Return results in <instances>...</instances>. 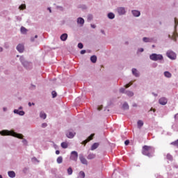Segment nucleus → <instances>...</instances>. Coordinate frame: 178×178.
<instances>
[{
    "label": "nucleus",
    "instance_id": "29",
    "mask_svg": "<svg viewBox=\"0 0 178 178\" xmlns=\"http://www.w3.org/2000/svg\"><path fill=\"white\" fill-rule=\"evenodd\" d=\"M138 124V129H141V127H143V126H144V122H143V120H139L137 122Z\"/></svg>",
    "mask_w": 178,
    "mask_h": 178
},
{
    "label": "nucleus",
    "instance_id": "9",
    "mask_svg": "<svg viewBox=\"0 0 178 178\" xmlns=\"http://www.w3.org/2000/svg\"><path fill=\"white\" fill-rule=\"evenodd\" d=\"M79 159V153L76 151H72L70 154V159L71 161H74V162H77V159Z\"/></svg>",
    "mask_w": 178,
    "mask_h": 178
},
{
    "label": "nucleus",
    "instance_id": "45",
    "mask_svg": "<svg viewBox=\"0 0 178 178\" xmlns=\"http://www.w3.org/2000/svg\"><path fill=\"white\" fill-rule=\"evenodd\" d=\"M141 52H144V48H139L138 49V51L137 53H141Z\"/></svg>",
    "mask_w": 178,
    "mask_h": 178
},
{
    "label": "nucleus",
    "instance_id": "33",
    "mask_svg": "<svg viewBox=\"0 0 178 178\" xmlns=\"http://www.w3.org/2000/svg\"><path fill=\"white\" fill-rule=\"evenodd\" d=\"M90 60L92 63H97V56H92L90 57Z\"/></svg>",
    "mask_w": 178,
    "mask_h": 178
},
{
    "label": "nucleus",
    "instance_id": "54",
    "mask_svg": "<svg viewBox=\"0 0 178 178\" xmlns=\"http://www.w3.org/2000/svg\"><path fill=\"white\" fill-rule=\"evenodd\" d=\"M152 95H154V97H158V94H156L155 92H152Z\"/></svg>",
    "mask_w": 178,
    "mask_h": 178
},
{
    "label": "nucleus",
    "instance_id": "14",
    "mask_svg": "<svg viewBox=\"0 0 178 178\" xmlns=\"http://www.w3.org/2000/svg\"><path fill=\"white\" fill-rule=\"evenodd\" d=\"M17 51L19 52L20 54L24 52V45L22 44H19L16 47Z\"/></svg>",
    "mask_w": 178,
    "mask_h": 178
},
{
    "label": "nucleus",
    "instance_id": "57",
    "mask_svg": "<svg viewBox=\"0 0 178 178\" xmlns=\"http://www.w3.org/2000/svg\"><path fill=\"white\" fill-rule=\"evenodd\" d=\"M178 118V113L175 115V119H177Z\"/></svg>",
    "mask_w": 178,
    "mask_h": 178
},
{
    "label": "nucleus",
    "instance_id": "26",
    "mask_svg": "<svg viewBox=\"0 0 178 178\" xmlns=\"http://www.w3.org/2000/svg\"><path fill=\"white\" fill-rule=\"evenodd\" d=\"M61 41H66L67 40V33H63L60 35Z\"/></svg>",
    "mask_w": 178,
    "mask_h": 178
},
{
    "label": "nucleus",
    "instance_id": "28",
    "mask_svg": "<svg viewBox=\"0 0 178 178\" xmlns=\"http://www.w3.org/2000/svg\"><path fill=\"white\" fill-rule=\"evenodd\" d=\"M20 31L22 34H27V31H29V30H27V29H26V27L22 26L20 28Z\"/></svg>",
    "mask_w": 178,
    "mask_h": 178
},
{
    "label": "nucleus",
    "instance_id": "25",
    "mask_svg": "<svg viewBox=\"0 0 178 178\" xmlns=\"http://www.w3.org/2000/svg\"><path fill=\"white\" fill-rule=\"evenodd\" d=\"M122 109L124 111H129V104L127 102H124L122 104Z\"/></svg>",
    "mask_w": 178,
    "mask_h": 178
},
{
    "label": "nucleus",
    "instance_id": "51",
    "mask_svg": "<svg viewBox=\"0 0 178 178\" xmlns=\"http://www.w3.org/2000/svg\"><path fill=\"white\" fill-rule=\"evenodd\" d=\"M124 144H125V145H127L128 144H130V141L126 140V141L124 142Z\"/></svg>",
    "mask_w": 178,
    "mask_h": 178
},
{
    "label": "nucleus",
    "instance_id": "7",
    "mask_svg": "<svg viewBox=\"0 0 178 178\" xmlns=\"http://www.w3.org/2000/svg\"><path fill=\"white\" fill-rule=\"evenodd\" d=\"M149 60L154 62H157V60H163V56L162 54H152L149 56Z\"/></svg>",
    "mask_w": 178,
    "mask_h": 178
},
{
    "label": "nucleus",
    "instance_id": "60",
    "mask_svg": "<svg viewBox=\"0 0 178 178\" xmlns=\"http://www.w3.org/2000/svg\"><path fill=\"white\" fill-rule=\"evenodd\" d=\"M133 106H134V107H137V104H133Z\"/></svg>",
    "mask_w": 178,
    "mask_h": 178
},
{
    "label": "nucleus",
    "instance_id": "2",
    "mask_svg": "<svg viewBox=\"0 0 178 178\" xmlns=\"http://www.w3.org/2000/svg\"><path fill=\"white\" fill-rule=\"evenodd\" d=\"M154 152H155V149H154V147L147 145L143 146L142 151V154L143 155H145L146 156H149V158H151Z\"/></svg>",
    "mask_w": 178,
    "mask_h": 178
},
{
    "label": "nucleus",
    "instance_id": "22",
    "mask_svg": "<svg viewBox=\"0 0 178 178\" xmlns=\"http://www.w3.org/2000/svg\"><path fill=\"white\" fill-rule=\"evenodd\" d=\"M108 19H110V20H113L115 19V13H108L107 14Z\"/></svg>",
    "mask_w": 178,
    "mask_h": 178
},
{
    "label": "nucleus",
    "instance_id": "31",
    "mask_svg": "<svg viewBox=\"0 0 178 178\" xmlns=\"http://www.w3.org/2000/svg\"><path fill=\"white\" fill-rule=\"evenodd\" d=\"M67 173L69 176H72V175H73V169L72 168V167H69L67 169Z\"/></svg>",
    "mask_w": 178,
    "mask_h": 178
},
{
    "label": "nucleus",
    "instance_id": "53",
    "mask_svg": "<svg viewBox=\"0 0 178 178\" xmlns=\"http://www.w3.org/2000/svg\"><path fill=\"white\" fill-rule=\"evenodd\" d=\"M56 155H59L60 154V152L59 150L56 151Z\"/></svg>",
    "mask_w": 178,
    "mask_h": 178
},
{
    "label": "nucleus",
    "instance_id": "34",
    "mask_svg": "<svg viewBox=\"0 0 178 178\" xmlns=\"http://www.w3.org/2000/svg\"><path fill=\"white\" fill-rule=\"evenodd\" d=\"M37 38H38V35H35V36H31L30 38L31 42H35V40H37Z\"/></svg>",
    "mask_w": 178,
    "mask_h": 178
},
{
    "label": "nucleus",
    "instance_id": "50",
    "mask_svg": "<svg viewBox=\"0 0 178 178\" xmlns=\"http://www.w3.org/2000/svg\"><path fill=\"white\" fill-rule=\"evenodd\" d=\"M84 54H86V50H81V54L84 55Z\"/></svg>",
    "mask_w": 178,
    "mask_h": 178
},
{
    "label": "nucleus",
    "instance_id": "18",
    "mask_svg": "<svg viewBox=\"0 0 178 178\" xmlns=\"http://www.w3.org/2000/svg\"><path fill=\"white\" fill-rule=\"evenodd\" d=\"M131 72L133 76H134L135 77H140V72L137 69L132 68Z\"/></svg>",
    "mask_w": 178,
    "mask_h": 178
},
{
    "label": "nucleus",
    "instance_id": "23",
    "mask_svg": "<svg viewBox=\"0 0 178 178\" xmlns=\"http://www.w3.org/2000/svg\"><path fill=\"white\" fill-rule=\"evenodd\" d=\"M92 137H94V134H91L90 136H89L86 140L83 142V144L86 145L89 141H91L92 140Z\"/></svg>",
    "mask_w": 178,
    "mask_h": 178
},
{
    "label": "nucleus",
    "instance_id": "39",
    "mask_svg": "<svg viewBox=\"0 0 178 178\" xmlns=\"http://www.w3.org/2000/svg\"><path fill=\"white\" fill-rule=\"evenodd\" d=\"M167 159H169V161H172L173 157L172 156V155L168 154H167Z\"/></svg>",
    "mask_w": 178,
    "mask_h": 178
},
{
    "label": "nucleus",
    "instance_id": "15",
    "mask_svg": "<svg viewBox=\"0 0 178 178\" xmlns=\"http://www.w3.org/2000/svg\"><path fill=\"white\" fill-rule=\"evenodd\" d=\"M143 42H154V38H148V37H143L142 38Z\"/></svg>",
    "mask_w": 178,
    "mask_h": 178
},
{
    "label": "nucleus",
    "instance_id": "24",
    "mask_svg": "<svg viewBox=\"0 0 178 178\" xmlns=\"http://www.w3.org/2000/svg\"><path fill=\"white\" fill-rule=\"evenodd\" d=\"M86 177V173L83 171H80L78 173L77 178H85Z\"/></svg>",
    "mask_w": 178,
    "mask_h": 178
},
{
    "label": "nucleus",
    "instance_id": "61",
    "mask_svg": "<svg viewBox=\"0 0 178 178\" xmlns=\"http://www.w3.org/2000/svg\"><path fill=\"white\" fill-rule=\"evenodd\" d=\"M98 111H101L102 108L101 107H98Z\"/></svg>",
    "mask_w": 178,
    "mask_h": 178
},
{
    "label": "nucleus",
    "instance_id": "37",
    "mask_svg": "<svg viewBox=\"0 0 178 178\" xmlns=\"http://www.w3.org/2000/svg\"><path fill=\"white\" fill-rule=\"evenodd\" d=\"M32 162H33V163H40V161L35 157L32 158Z\"/></svg>",
    "mask_w": 178,
    "mask_h": 178
},
{
    "label": "nucleus",
    "instance_id": "16",
    "mask_svg": "<svg viewBox=\"0 0 178 178\" xmlns=\"http://www.w3.org/2000/svg\"><path fill=\"white\" fill-rule=\"evenodd\" d=\"M76 23L80 27H83L84 26V19L83 17H78L76 19Z\"/></svg>",
    "mask_w": 178,
    "mask_h": 178
},
{
    "label": "nucleus",
    "instance_id": "8",
    "mask_svg": "<svg viewBox=\"0 0 178 178\" xmlns=\"http://www.w3.org/2000/svg\"><path fill=\"white\" fill-rule=\"evenodd\" d=\"M166 56H168V58H169V59H171V60H176V58H177L176 53H175L172 50H168L166 52Z\"/></svg>",
    "mask_w": 178,
    "mask_h": 178
},
{
    "label": "nucleus",
    "instance_id": "1",
    "mask_svg": "<svg viewBox=\"0 0 178 178\" xmlns=\"http://www.w3.org/2000/svg\"><path fill=\"white\" fill-rule=\"evenodd\" d=\"M1 136H11L12 137H15V138H19V140H22V143L23 145H28L29 141L26 138H24V136L22 134H17V132H15L13 130H8L4 129L0 131Z\"/></svg>",
    "mask_w": 178,
    "mask_h": 178
},
{
    "label": "nucleus",
    "instance_id": "56",
    "mask_svg": "<svg viewBox=\"0 0 178 178\" xmlns=\"http://www.w3.org/2000/svg\"><path fill=\"white\" fill-rule=\"evenodd\" d=\"M0 52H3V48L0 47Z\"/></svg>",
    "mask_w": 178,
    "mask_h": 178
},
{
    "label": "nucleus",
    "instance_id": "59",
    "mask_svg": "<svg viewBox=\"0 0 178 178\" xmlns=\"http://www.w3.org/2000/svg\"><path fill=\"white\" fill-rule=\"evenodd\" d=\"M27 170V168H24L23 172H26Z\"/></svg>",
    "mask_w": 178,
    "mask_h": 178
},
{
    "label": "nucleus",
    "instance_id": "19",
    "mask_svg": "<svg viewBox=\"0 0 178 178\" xmlns=\"http://www.w3.org/2000/svg\"><path fill=\"white\" fill-rule=\"evenodd\" d=\"M39 116H40V119H43L44 120H45V119H47V113H45V112H44L42 111L40 112Z\"/></svg>",
    "mask_w": 178,
    "mask_h": 178
},
{
    "label": "nucleus",
    "instance_id": "4",
    "mask_svg": "<svg viewBox=\"0 0 178 178\" xmlns=\"http://www.w3.org/2000/svg\"><path fill=\"white\" fill-rule=\"evenodd\" d=\"M115 12L118 16H126L127 8L126 7L119 6L115 9Z\"/></svg>",
    "mask_w": 178,
    "mask_h": 178
},
{
    "label": "nucleus",
    "instance_id": "17",
    "mask_svg": "<svg viewBox=\"0 0 178 178\" xmlns=\"http://www.w3.org/2000/svg\"><path fill=\"white\" fill-rule=\"evenodd\" d=\"M160 105H166L168 104V99L166 97H161L159 100Z\"/></svg>",
    "mask_w": 178,
    "mask_h": 178
},
{
    "label": "nucleus",
    "instance_id": "38",
    "mask_svg": "<svg viewBox=\"0 0 178 178\" xmlns=\"http://www.w3.org/2000/svg\"><path fill=\"white\" fill-rule=\"evenodd\" d=\"M15 20L17 22H22V17H20V16H15Z\"/></svg>",
    "mask_w": 178,
    "mask_h": 178
},
{
    "label": "nucleus",
    "instance_id": "63",
    "mask_svg": "<svg viewBox=\"0 0 178 178\" xmlns=\"http://www.w3.org/2000/svg\"><path fill=\"white\" fill-rule=\"evenodd\" d=\"M6 48H9V47H8V46H6Z\"/></svg>",
    "mask_w": 178,
    "mask_h": 178
},
{
    "label": "nucleus",
    "instance_id": "40",
    "mask_svg": "<svg viewBox=\"0 0 178 178\" xmlns=\"http://www.w3.org/2000/svg\"><path fill=\"white\" fill-rule=\"evenodd\" d=\"M51 95H52L53 98H56V95H57L56 92L52 91Z\"/></svg>",
    "mask_w": 178,
    "mask_h": 178
},
{
    "label": "nucleus",
    "instance_id": "44",
    "mask_svg": "<svg viewBox=\"0 0 178 178\" xmlns=\"http://www.w3.org/2000/svg\"><path fill=\"white\" fill-rule=\"evenodd\" d=\"M47 126H48V124L46 122H44L41 124V127H42V129H45Z\"/></svg>",
    "mask_w": 178,
    "mask_h": 178
},
{
    "label": "nucleus",
    "instance_id": "58",
    "mask_svg": "<svg viewBox=\"0 0 178 178\" xmlns=\"http://www.w3.org/2000/svg\"><path fill=\"white\" fill-rule=\"evenodd\" d=\"M101 33H102V34H105V31L102 30V31H101Z\"/></svg>",
    "mask_w": 178,
    "mask_h": 178
},
{
    "label": "nucleus",
    "instance_id": "41",
    "mask_svg": "<svg viewBox=\"0 0 178 178\" xmlns=\"http://www.w3.org/2000/svg\"><path fill=\"white\" fill-rule=\"evenodd\" d=\"M130 86H133V82L126 84L124 86V87H125V88H129V87H130Z\"/></svg>",
    "mask_w": 178,
    "mask_h": 178
},
{
    "label": "nucleus",
    "instance_id": "11",
    "mask_svg": "<svg viewBox=\"0 0 178 178\" xmlns=\"http://www.w3.org/2000/svg\"><path fill=\"white\" fill-rule=\"evenodd\" d=\"M79 161L83 165H88V161H87V159L85 158L83 154L79 155Z\"/></svg>",
    "mask_w": 178,
    "mask_h": 178
},
{
    "label": "nucleus",
    "instance_id": "49",
    "mask_svg": "<svg viewBox=\"0 0 178 178\" xmlns=\"http://www.w3.org/2000/svg\"><path fill=\"white\" fill-rule=\"evenodd\" d=\"M47 10H49V13H52V10L51 9V7L47 8Z\"/></svg>",
    "mask_w": 178,
    "mask_h": 178
},
{
    "label": "nucleus",
    "instance_id": "10",
    "mask_svg": "<svg viewBox=\"0 0 178 178\" xmlns=\"http://www.w3.org/2000/svg\"><path fill=\"white\" fill-rule=\"evenodd\" d=\"M132 16L134 17H140L141 16V11L138 10H131Z\"/></svg>",
    "mask_w": 178,
    "mask_h": 178
},
{
    "label": "nucleus",
    "instance_id": "42",
    "mask_svg": "<svg viewBox=\"0 0 178 178\" xmlns=\"http://www.w3.org/2000/svg\"><path fill=\"white\" fill-rule=\"evenodd\" d=\"M83 43L78 44V48H79V49H83Z\"/></svg>",
    "mask_w": 178,
    "mask_h": 178
},
{
    "label": "nucleus",
    "instance_id": "32",
    "mask_svg": "<svg viewBox=\"0 0 178 178\" xmlns=\"http://www.w3.org/2000/svg\"><path fill=\"white\" fill-rule=\"evenodd\" d=\"M87 158L88 159H95V154L90 153Z\"/></svg>",
    "mask_w": 178,
    "mask_h": 178
},
{
    "label": "nucleus",
    "instance_id": "13",
    "mask_svg": "<svg viewBox=\"0 0 178 178\" xmlns=\"http://www.w3.org/2000/svg\"><path fill=\"white\" fill-rule=\"evenodd\" d=\"M74 136H76V132L73 131H67L66 132V137H67V138H73Z\"/></svg>",
    "mask_w": 178,
    "mask_h": 178
},
{
    "label": "nucleus",
    "instance_id": "6",
    "mask_svg": "<svg viewBox=\"0 0 178 178\" xmlns=\"http://www.w3.org/2000/svg\"><path fill=\"white\" fill-rule=\"evenodd\" d=\"M19 60L22 65H23V66L25 67L26 69H30V67L33 66V63H31V62L26 60V58H24V56H21L19 57Z\"/></svg>",
    "mask_w": 178,
    "mask_h": 178
},
{
    "label": "nucleus",
    "instance_id": "27",
    "mask_svg": "<svg viewBox=\"0 0 178 178\" xmlns=\"http://www.w3.org/2000/svg\"><path fill=\"white\" fill-rule=\"evenodd\" d=\"M99 146V144L98 143H94L91 147V151H95V149H97L98 147Z\"/></svg>",
    "mask_w": 178,
    "mask_h": 178
},
{
    "label": "nucleus",
    "instance_id": "48",
    "mask_svg": "<svg viewBox=\"0 0 178 178\" xmlns=\"http://www.w3.org/2000/svg\"><path fill=\"white\" fill-rule=\"evenodd\" d=\"M28 105H29V106H31L32 105L33 106L35 105V104L31 103V102H29Z\"/></svg>",
    "mask_w": 178,
    "mask_h": 178
},
{
    "label": "nucleus",
    "instance_id": "21",
    "mask_svg": "<svg viewBox=\"0 0 178 178\" xmlns=\"http://www.w3.org/2000/svg\"><path fill=\"white\" fill-rule=\"evenodd\" d=\"M8 175L9 177H10V178H15V177H16V173L15 172V171H8Z\"/></svg>",
    "mask_w": 178,
    "mask_h": 178
},
{
    "label": "nucleus",
    "instance_id": "20",
    "mask_svg": "<svg viewBox=\"0 0 178 178\" xmlns=\"http://www.w3.org/2000/svg\"><path fill=\"white\" fill-rule=\"evenodd\" d=\"M164 76L166 77V79H171L172 77V73L169 72V71H165L163 72Z\"/></svg>",
    "mask_w": 178,
    "mask_h": 178
},
{
    "label": "nucleus",
    "instance_id": "43",
    "mask_svg": "<svg viewBox=\"0 0 178 178\" xmlns=\"http://www.w3.org/2000/svg\"><path fill=\"white\" fill-rule=\"evenodd\" d=\"M172 145H176L178 146V140H175V142L171 143Z\"/></svg>",
    "mask_w": 178,
    "mask_h": 178
},
{
    "label": "nucleus",
    "instance_id": "47",
    "mask_svg": "<svg viewBox=\"0 0 178 178\" xmlns=\"http://www.w3.org/2000/svg\"><path fill=\"white\" fill-rule=\"evenodd\" d=\"M3 112H8V107H3Z\"/></svg>",
    "mask_w": 178,
    "mask_h": 178
},
{
    "label": "nucleus",
    "instance_id": "52",
    "mask_svg": "<svg viewBox=\"0 0 178 178\" xmlns=\"http://www.w3.org/2000/svg\"><path fill=\"white\" fill-rule=\"evenodd\" d=\"M17 110L23 111V106H21L18 107Z\"/></svg>",
    "mask_w": 178,
    "mask_h": 178
},
{
    "label": "nucleus",
    "instance_id": "55",
    "mask_svg": "<svg viewBox=\"0 0 178 178\" xmlns=\"http://www.w3.org/2000/svg\"><path fill=\"white\" fill-rule=\"evenodd\" d=\"M92 29H95L97 26L95 24H91Z\"/></svg>",
    "mask_w": 178,
    "mask_h": 178
},
{
    "label": "nucleus",
    "instance_id": "36",
    "mask_svg": "<svg viewBox=\"0 0 178 178\" xmlns=\"http://www.w3.org/2000/svg\"><path fill=\"white\" fill-rule=\"evenodd\" d=\"M19 9L20 10H24V9H26V4H22L21 6H19Z\"/></svg>",
    "mask_w": 178,
    "mask_h": 178
},
{
    "label": "nucleus",
    "instance_id": "35",
    "mask_svg": "<svg viewBox=\"0 0 178 178\" xmlns=\"http://www.w3.org/2000/svg\"><path fill=\"white\" fill-rule=\"evenodd\" d=\"M61 147L65 149L67 148V147H69V145L67 144V142H63L61 143Z\"/></svg>",
    "mask_w": 178,
    "mask_h": 178
},
{
    "label": "nucleus",
    "instance_id": "62",
    "mask_svg": "<svg viewBox=\"0 0 178 178\" xmlns=\"http://www.w3.org/2000/svg\"><path fill=\"white\" fill-rule=\"evenodd\" d=\"M58 178H65V177H58Z\"/></svg>",
    "mask_w": 178,
    "mask_h": 178
},
{
    "label": "nucleus",
    "instance_id": "64",
    "mask_svg": "<svg viewBox=\"0 0 178 178\" xmlns=\"http://www.w3.org/2000/svg\"><path fill=\"white\" fill-rule=\"evenodd\" d=\"M0 178H2V175H0Z\"/></svg>",
    "mask_w": 178,
    "mask_h": 178
},
{
    "label": "nucleus",
    "instance_id": "5",
    "mask_svg": "<svg viewBox=\"0 0 178 178\" xmlns=\"http://www.w3.org/2000/svg\"><path fill=\"white\" fill-rule=\"evenodd\" d=\"M119 92H120V94H125V95H127V97H128L129 98L134 97V92L126 90L124 88H120Z\"/></svg>",
    "mask_w": 178,
    "mask_h": 178
},
{
    "label": "nucleus",
    "instance_id": "3",
    "mask_svg": "<svg viewBox=\"0 0 178 178\" xmlns=\"http://www.w3.org/2000/svg\"><path fill=\"white\" fill-rule=\"evenodd\" d=\"M177 26H178V20L177 19H175V26H174V29H175V31L172 32L170 34L168 35V38L170 39V40H173V41H177V37H178V35H177V33H176L177 30Z\"/></svg>",
    "mask_w": 178,
    "mask_h": 178
},
{
    "label": "nucleus",
    "instance_id": "46",
    "mask_svg": "<svg viewBox=\"0 0 178 178\" xmlns=\"http://www.w3.org/2000/svg\"><path fill=\"white\" fill-rule=\"evenodd\" d=\"M88 20H92V15H88Z\"/></svg>",
    "mask_w": 178,
    "mask_h": 178
},
{
    "label": "nucleus",
    "instance_id": "12",
    "mask_svg": "<svg viewBox=\"0 0 178 178\" xmlns=\"http://www.w3.org/2000/svg\"><path fill=\"white\" fill-rule=\"evenodd\" d=\"M13 113H15V115H19V116H24V115H26V112L17 109H14Z\"/></svg>",
    "mask_w": 178,
    "mask_h": 178
},
{
    "label": "nucleus",
    "instance_id": "30",
    "mask_svg": "<svg viewBox=\"0 0 178 178\" xmlns=\"http://www.w3.org/2000/svg\"><path fill=\"white\" fill-rule=\"evenodd\" d=\"M56 162L58 165H60V163L63 162V157H62V156H58L56 159Z\"/></svg>",
    "mask_w": 178,
    "mask_h": 178
}]
</instances>
